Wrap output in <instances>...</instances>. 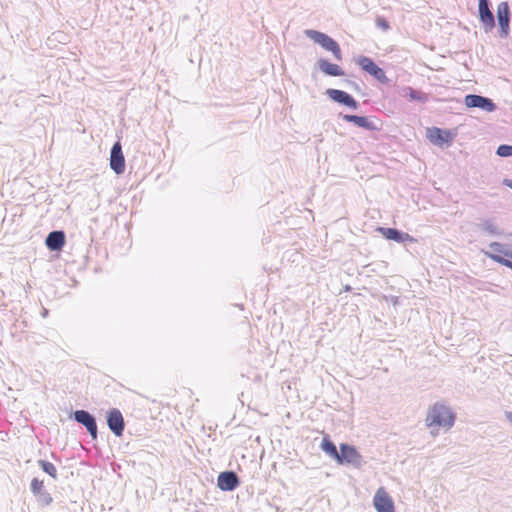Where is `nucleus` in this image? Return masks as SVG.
Segmentation results:
<instances>
[{
	"label": "nucleus",
	"instance_id": "6ab92c4d",
	"mask_svg": "<svg viewBox=\"0 0 512 512\" xmlns=\"http://www.w3.org/2000/svg\"><path fill=\"white\" fill-rule=\"evenodd\" d=\"M427 138L433 144L441 145L444 142H448L450 138L449 132L442 130L437 127L428 129Z\"/></svg>",
	"mask_w": 512,
	"mask_h": 512
},
{
	"label": "nucleus",
	"instance_id": "a878e982",
	"mask_svg": "<svg viewBox=\"0 0 512 512\" xmlns=\"http://www.w3.org/2000/svg\"><path fill=\"white\" fill-rule=\"evenodd\" d=\"M376 26L382 29L383 31H387L390 29V25L386 19L383 17H378L376 19Z\"/></svg>",
	"mask_w": 512,
	"mask_h": 512
},
{
	"label": "nucleus",
	"instance_id": "1a4fd4ad",
	"mask_svg": "<svg viewBox=\"0 0 512 512\" xmlns=\"http://www.w3.org/2000/svg\"><path fill=\"white\" fill-rule=\"evenodd\" d=\"M31 492L36 497L37 502L45 507L52 503L51 495L45 490L43 481L38 478H33L31 481Z\"/></svg>",
	"mask_w": 512,
	"mask_h": 512
},
{
	"label": "nucleus",
	"instance_id": "4be33fe9",
	"mask_svg": "<svg viewBox=\"0 0 512 512\" xmlns=\"http://www.w3.org/2000/svg\"><path fill=\"white\" fill-rule=\"evenodd\" d=\"M479 226L482 231H484L490 235H498L499 234V230H498L497 226L491 220H488V219L483 220Z\"/></svg>",
	"mask_w": 512,
	"mask_h": 512
},
{
	"label": "nucleus",
	"instance_id": "412c9836",
	"mask_svg": "<svg viewBox=\"0 0 512 512\" xmlns=\"http://www.w3.org/2000/svg\"><path fill=\"white\" fill-rule=\"evenodd\" d=\"M321 448L326 454H328L331 458L337 461L339 452L335 444L332 441H330L327 437L323 438Z\"/></svg>",
	"mask_w": 512,
	"mask_h": 512
},
{
	"label": "nucleus",
	"instance_id": "9d476101",
	"mask_svg": "<svg viewBox=\"0 0 512 512\" xmlns=\"http://www.w3.org/2000/svg\"><path fill=\"white\" fill-rule=\"evenodd\" d=\"M110 167L116 174H122L125 171V159L119 142H116L111 149Z\"/></svg>",
	"mask_w": 512,
	"mask_h": 512
},
{
	"label": "nucleus",
	"instance_id": "39448f33",
	"mask_svg": "<svg viewBox=\"0 0 512 512\" xmlns=\"http://www.w3.org/2000/svg\"><path fill=\"white\" fill-rule=\"evenodd\" d=\"M373 506L377 512H395L394 501L384 487L376 490Z\"/></svg>",
	"mask_w": 512,
	"mask_h": 512
},
{
	"label": "nucleus",
	"instance_id": "c756f323",
	"mask_svg": "<svg viewBox=\"0 0 512 512\" xmlns=\"http://www.w3.org/2000/svg\"><path fill=\"white\" fill-rule=\"evenodd\" d=\"M510 259H511V261H512V247H511V255H510Z\"/></svg>",
	"mask_w": 512,
	"mask_h": 512
},
{
	"label": "nucleus",
	"instance_id": "7ed1b4c3",
	"mask_svg": "<svg viewBox=\"0 0 512 512\" xmlns=\"http://www.w3.org/2000/svg\"><path fill=\"white\" fill-rule=\"evenodd\" d=\"M356 63L368 74L373 76L376 80H378L382 84H387L389 82L388 77L386 76L385 71L377 66L375 62L367 57V56H360Z\"/></svg>",
	"mask_w": 512,
	"mask_h": 512
},
{
	"label": "nucleus",
	"instance_id": "2eb2a0df",
	"mask_svg": "<svg viewBox=\"0 0 512 512\" xmlns=\"http://www.w3.org/2000/svg\"><path fill=\"white\" fill-rule=\"evenodd\" d=\"M479 16L486 31H491L495 26V20L488 6V0H479Z\"/></svg>",
	"mask_w": 512,
	"mask_h": 512
},
{
	"label": "nucleus",
	"instance_id": "0eeeda50",
	"mask_svg": "<svg viewBox=\"0 0 512 512\" xmlns=\"http://www.w3.org/2000/svg\"><path fill=\"white\" fill-rule=\"evenodd\" d=\"M107 424L109 429L116 436H122L125 429V422L119 409L113 408L107 412Z\"/></svg>",
	"mask_w": 512,
	"mask_h": 512
},
{
	"label": "nucleus",
	"instance_id": "f3484780",
	"mask_svg": "<svg viewBox=\"0 0 512 512\" xmlns=\"http://www.w3.org/2000/svg\"><path fill=\"white\" fill-rule=\"evenodd\" d=\"M342 119L346 122L353 123L354 125L364 128L369 131H373L377 129L376 124L371 121L368 117L365 116H357V115H349L344 114L342 115Z\"/></svg>",
	"mask_w": 512,
	"mask_h": 512
},
{
	"label": "nucleus",
	"instance_id": "b1692460",
	"mask_svg": "<svg viewBox=\"0 0 512 512\" xmlns=\"http://www.w3.org/2000/svg\"><path fill=\"white\" fill-rule=\"evenodd\" d=\"M38 463L44 472H46L53 478L57 477V469L53 463L45 460H39Z\"/></svg>",
	"mask_w": 512,
	"mask_h": 512
},
{
	"label": "nucleus",
	"instance_id": "423d86ee",
	"mask_svg": "<svg viewBox=\"0 0 512 512\" xmlns=\"http://www.w3.org/2000/svg\"><path fill=\"white\" fill-rule=\"evenodd\" d=\"M490 248L493 253H489L488 256L492 260L512 269V261L510 259L511 248H506L503 244L498 242L491 243Z\"/></svg>",
	"mask_w": 512,
	"mask_h": 512
},
{
	"label": "nucleus",
	"instance_id": "ddd939ff",
	"mask_svg": "<svg viewBox=\"0 0 512 512\" xmlns=\"http://www.w3.org/2000/svg\"><path fill=\"white\" fill-rule=\"evenodd\" d=\"M326 94L335 102L341 103L352 109H357V101L347 92L338 89H328Z\"/></svg>",
	"mask_w": 512,
	"mask_h": 512
},
{
	"label": "nucleus",
	"instance_id": "9b49d317",
	"mask_svg": "<svg viewBox=\"0 0 512 512\" xmlns=\"http://www.w3.org/2000/svg\"><path fill=\"white\" fill-rule=\"evenodd\" d=\"M74 419L84 425L93 439L97 438V424L95 418L85 410L74 412Z\"/></svg>",
	"mask_w": 512,
	"mask_h": 512
},
{
	"label": "nucleus",
	"instance_id": "c85d7f7f",
	"mask_svg": "<svg viewBox=\"0 0 512 512\" xmlns=\"http://www.w3.org/2000/svg\"><path fill=\"white\" fill-rule=\"evenodd\" d=\"M507 419L512 423V412L507 413Z\"/></svg>",
	"mask_w": 512,
	"mask_h": 512
},
{
	"label": "nucleus",
	"instance_id": "dca6fc26",
	"mask_svg": "<svg viewBox=\"0 0 512 512\" xmlns=\"http://www.w3.org/2000/svg\"><path fill=\"white\" fill-rule=\"evenodd\" d=\"M379 231L386 239L393 240L398 243L415 242L416 241L408 233L401 232L394 228H379Z\"/></svg>",
	"mask_w": 512,
	"mask_h": 512
},
{
	"label": "nucleus",
	"instance_id": "f03ea898",
	"mask_svg": "<svg viewBox=\"0 0 512 512\" xmlns=\"http://www.w3.org/2000/svg\"><path fill=\"white\" fill-rule=\"evenodd\" d=\"M305 35L326 51L331 52L336 60L342 59V52L339 44L329 35L312 29L306 30Z\"/></svg>",
	"mask_w": 512,
	"mask_h": 512
},
{
	"label": "nucleus",
	"instance_id": "5701e85b",
	"mask_svg": "<svg viewBox=\"0 0 512 512\" xmlns=\"http://www.w3.org/2000/svg\"><path fill=\"white\" fill-rule=\"evenodd\" d=\"M406 95L410 98V100H415V101H420V102H425L427 100V97L425 94L419 92V91H416L415 89L411 88V87H406L404 89Z\"/></svg>",
	"mask_w": 512,
	"mask_h": 512
},
{
	"label": "nucleus",
	"instance_id": "bb28decb",
	"mask_svg": "<svg viewBox=\"0 0 512 512\" xmlns=\"http://www.w3.org/2000/svg\"><path fill=\"white\" fill-rule=\"evenodd\" d=\"M386 300L390 301L393 305L399 304V297H397V296L386 297Z\"/></svg>",
	"mask_w": 512,
	"mask_h": 512
},
{
	"label": "nucleus",
	"instance_id": "f257e3e1",
	"mask_svg": "<svg viewBox=\"0 0 512 512\" xmlns=\"http://www.w3.org/2000/svg\"><path fill=\"white\" fill-rule=\"evenodd\" d=\"M424 421L430 435L436 437L441 431L451 430L456 421V413L444 402H436L428 408Z\"/></svg>",
	"mask_w": 512,
	"mask_h": 512
},
{
	"label": "nucleus",
	"instance_id": "a211bd4d",
	"mask_svg": "<svg viewBox=\"0 0 512 512\" xmlns=\"http://www.w3.org/2000/svg\"><path fill=\"white\" fill-rule=\"evenodd\" d=\"M65 244V234L63 231H53L46 238L47 247L52 250H59Z\"/></svg>",
	"mask_w": 512,
	"mask_h": 512
},
{
	"label": "nucleus",
	"instance_id": "f8f14e48",
	"mask_svg": "<svg viewBox=\"0 0 512 512\" xmlns=\"http://www.w3.org/2000/svg\"><path fill=\"white\" fill-rule=\"evenodd\" d=\"M239 485L237 475L232 471L222 472L218 475L217 486L222 491H233Z\"/></svg>",
	"mask_w": 512,
	"mask_h": 512
},
{
	"label": "nucleus",
	"instance_id": "20e7f679",
	"mask_svg": "<svg viewBox=\"0 0 512 512\" xmlns=\"http://www.w3.org/2000/svg\"><path fill=\"white\" fill-rule=\"evenodd\" d=\"M337 462L339 464H352L355 467H360L362 465V456L354 446L342 443L340 444Z\"/></svg>",
	"mask_w": 512,
	"mask_h": 512
},
{
	"label": "nucleus",
	"instance_id": "cd10ccee",
	"mask_svg": "<svg viewBox=\"0 0 512 512\" xmlns=\"http://www.w3.org/2000/svg\"><path fill=\"white\" fill-rule=\"evenodd\" d=\"M504 184H505L506 186H508L509 188H511V189H512V180L505 179V180H504Z\"/></svg>",
	"mask_w": 512,
	"mask_h": 512
},
{
	"label": "nucleus",
	"instance_id": "4468645a",
	"mask_svg": "<svg viewBox=\"0 0 512 512\" xmlns=\"http://www.w3.org/2000/svg\"><path fill=\"white\" fill-rule=\"evenodd\" d=\"M498 23L501 29V36L506 37L509 33L510 11L507 2H501L497 7Z\"/></svg>",
	"mask_w": 512,
	"mask_h": 512
},
{
	"label": "nucleus",
	"instance_id": "aec40b11",
	"mask_svg": "<svg viewBox=\"0 0 512 512\" xmlns=\"http://www.w3.org/2000/svg\"><path fill=\"white\" fill-rule=\"evenodd\" d=\"M317 63L320 70L326 75L343 76L345 74L343 69L339 65L330 63L326 59L321 58L318 60Z\"/></svg>",
	"mask_w": 512,
	"mask_h": 512
},
{
	"label": "nucleus",
	"instance_id": "393cba45",
	"mask_svg": "<svg viewBox=\"0 0 512 512\" xmlns=\"http://www.w3.org/2000/svg\"><path fill=\"white\" fill-rule=\"evenodd\" d=\"M497 155L500 157L512 156V145H500L497 149Z\"/></svg>",
	"mask_w": 512,
	"mask_h": 512
},
{
	"label": "nucleus",
	"instance_id": "6e6552de",
	"mask_svg": "<svg viewBox=\"0 0 512 512\" xmlns=\"http://www.w3.org/2000/svg\"><path fill=\"white\" fill-rule=\"evenodd\" d=\"M464 103L467 107L481 108L487 112H492L496 109V105L491 99L480 95L469 94L465 97Z\"/></svg>",
	"mask_w": 512,
	"mask_h": 512
}]
</instances>
